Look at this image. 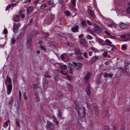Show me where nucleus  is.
I'll return each mask as SVG.
<instances>
[{
  "instance_id": "33",
  "label": "nucleus",
  "mask_w": 130,
  "mask_h": 130,
  "mask_svg": "<svg viewBox=\"0 0 130 130\" xmlns=\"http://www.w3.org/2000/svg\"><path fill=\"white\" fill-rule=\"evenodd\" d=\"M87 39L91 40L92 39L93 37L90 35H88L87 36Z\"/></svg>"
},
{
  "instance_id": "61",
  "label": "nucleus",
  "mask_w": 130,
  "mask_h": 130,
  "mask_svg": "<svg viewBox=\"0 0 130 130\" xmlns=\"http://www.w3.org/2000/svg\"><path fill=\"white\" fill-rule=\"evenodd\" d=\"M58 116L59 117H62L61 113L60 112H59L58 113Z\"/></svg>"
},
{
  "instance_id": "5",
  "label": "nucleus",
  "mask_w": 130,
  "mask_h": 130,
  "mask_svg": "<svg viewBox=\"0 0 130 130\" xmlns=\"http://www.w3.org/2000/svg\"><path fill=\"white\" fill-rule=\"evenodd\" d=\"M55 16L54 15L52 14L47 21V23L48 24H50L52 23V21L54 19Z\"/></svg>"
},
{
  "instance_id": "64",
  "label": "nucleus",
  "mask_w": 130,
  "mask_h": 130,
  "mask_svg": "<svg viewBox=\"0 0 130 130\" xmlns=\"http://www.w3.org/2000/svg\"><path fill=\"white\" fill-rule=\"evenodd\" d=\"M60 73H61V74H63L64 75H65L66 74H67V73H64L62 71H60Z\"/></svg>"
},
{
  "instance_id": "21",
  "label": "nucleus",
  "mask_w": 130,
  "mask_h": 130,
  "mask_svg": "<svg viewBox=\"0 0 130 130\" xmlns=\"http://www.w3.org/2000/svg\"><path fill=\"white\" fill-rule=\"evenodd\" d=\"M10 121L9 120H8L6 121L3 124V126L5 128L7 127L8 125V123Z\"/></svg>"
},
{
  "instance_id": "28",
  "label": "nucleus",
  "mask_w": 130,
  "mask_h": 130,
  "mask_svg": "<svg viewBox=\"0 0 130 130\" xmlns=\"http://www.w3.org/2000/svg\"><path fill=\"white\" fill-rule=\"evenodd\" d=\"M122 49L124 51H125L126 48V46L125 45H122L121 46Z\"/></svg>"
},
{
  "instance_id": "44",
  "label": "nucleus",
  "mask_w": 130,
  "mask_h": 130,
  "mask_svg": "<svg viewBox=\"0 0 130 130\" xmlns=\"http://www.w3.org/2000/svg\"><path fill=\"white\" fill-rule=\"evenodd\" d=\"M112 47L113 48H112L111 49V50L112 51H115V49H116V46L115 45H112Z\"/></svg>"
},
{
  "instance_id": "32",
  "label": "nucleus",
  "mask_w": 130,
  "mask_h": 130,
  "mask_svg": "<svg viewBox=\"0 0 130 130\" xmlns=\"http://www.w3.org/2000/svg\"><path fill=\"white\" fill-rule=\"evenodd\" d=\"M63 64L62 63H60L58 65V67L62 69H63Z\"/></svg>"
},
{
  "instance_id": "19",
  "label": "nucleus",
  "mask_w": 130,
  "mask_h": 130,
  "mask_svg": "<svg viewBox=\"0 0 130 130\" xmlns=\"http://www.w3.org/2000/svg\"><path fill=\"white\" fill-rule=\"evenodd\" d=\"M15 5V4H10L8 5L6 7V10H8L11 7H13Z\"/></svg>"
},
{
  "instance_id": "10",
  "label": "nucleus",
  "mask_w": 130,
  "mask_h": 130,
  "mask_svg": "<svg viewBox=\"0 0 130 130\" xmlns=\"http://www.w3.org/2000/svg\"><path fill=\"white\" fill-rule=\"evenodd\" d=\"M87 11L88 13L94 19L95 18V16L92 11H91L90 9H88L87 10Z\"/></svg>"
},
{
  "instance_id": "63",
  "label": "nucleus",
  "mask_w": 130,
  "mask_h": 130,
  "mask_svg": "<svg viewBox=\"0 0 130 130\" xmlns=\"http://www.w3.org/2000/svg\"><path fill=\"white\" fill-rule=\"evenodd\" d=\"M93 57L95 59V60H96L98 59L99 58V57L98 56H95L94 57Z\"/></svg>"
},
{
  "instance_id": "38",
  "label": "nucleus",
  "mask_w": 130,
  "mask_h": 130,
  "mask_svg": "<svg viewBox=\"0 0 130 130\" xmlns=\"http://www.w3.org/2000/svg\"><path fill=\"white\" fill-rule=\"evenodd\" d=\"M57 96L58 98L59 99H60L61 98V97H62V95H61V94L60 93H59L57 94Z\"/></svg>"
},
{
  "instance_id": "26",
  "label": "nucleus",
  "mask_w": 130,
  "mask_h": 130,
  "mask_svg": "<svg viewBox=\"0 0 130 130\" xmlns=\"http://www.w3.org/2000/svg\"><path fill=\"white\" fill-rule=\"evenodd\" d=\"M117 8L118 11L120 13H122L124 12V10H121L120 8Z\"/></svg>"
},
{
  "instance_id": "62",
  "label": "nucleus",
  "mask_w": 130,
  "mask_h": 130,
  "mask_svg": "<svg viewBox=\"0 0 130 130\" xmlns=\"http://www.w3.org/2000/svg\"><path fill=\"white\" fill-rule=\"evenodd\" d=\"M107 53L105 52L103 53V55L104 56H106L107 55Z\"/></svg>"
},
{
  "instance_id": "60",
  "label": "nucleus",
  "mask_w": 130,
  "mask_h": 130,
  "mask_svg": "<svg viewBox=\"0 0 130 130\" xmlns=\"http://www.w3.org/2000/svg\"><path fill=\"white\" fill-rule=\"evenodd\" d=\"M84 36V35L83 34H82L79 35L78 36L79 38H82Z\"/></svg>"
},
{
  "instance_id": "20",
  "label": "nucleus",
  "mask_w": 130,
  "mask_h": 130,
  "mask_svg": "<svg viewBox=\"0 0 130 130\" xmlns=\"http://www.w3.org/2000/svg\"><path fill=\"white\" fill-rule=\"evenodd\" d=\"M125 104L127 105H130V98H127L126 100Z\"/></svg>"
},
{
  "instance_id": "43",
  "label": "nucleus",
  "mask_w": 130,
  "mask_h": 130,
  "mask_svg": "<svg viewBox=\"0 0 130 130\" xmlns=\"http://www.w3.org/2000/svg\"><path fill=\"white\" fill-rule=\"evenodd\" d=\"M107 26H108L110 27L111 28H112L113 27V24L112 23L110 24L109 23L107 24Z\"/></svg>"
},
{
  "instance_id": "56",
  "label": "nucleus",
  "mask_w": 130,
  "mask_h": 130,
  "mask_svg": "<svg viewBox=\"0 0 130 130\" xmlns=\"http://www.w3.org/2000/svg\"><path fill=\"white\" fill-rule=\"evenodd\" d=\"M19 98L20 99L21 97V93L20 91H19Z\"/></svg>"
},
{
  "instance_id": "30",
  "label": "nucleus",
  "mask_w": 130,
  "mask_h": 130,
  "mask_svg": "<svg viewBox=\"0 0 130 130\" xmlns=\"http://www.w3.org/2000/svg\"><path fill=\"white\" fill-rule=\"evenodd\" d=\"M6 79L10 83V84H12L11 79L10 77H7Z\"/></svg>"
},
{
  "instance_id": "45",
  "label": "nucleus",
  "mask_w": 130,
  "mask_h": 130,
  "mask_svg": "<svg viewBox=\"0 0 130 130\" xmlns=\"http://www.w3.org/2000/svg\"><path fill=\"white\" fill-rule=\"evenodd\" d=\"M76 58L77 59H80L81 60H82L83 59V57L81 56H77Z\"/></svg>"
},
{
  "instance_id": "51",
  "label": "nucleus",
  "mask_w": 130,
  "mask_h": 130,
  "mask_svg": "<svg viewBox=\"0 0 130 130\" xmlns=\"http://www.w3.org/2000/svg\"><path fill=\"white\" fill-rule=\"evenodd\" d=\"M63 67L64 69L66 70L67 69V66L66 65L63 64Z\"/></svg>"
},
{
  "instance_id": "53",
  "label": "nucleus",
  "mask_w": 130,
  "mask_h": 130,
  "mask_svg": "<svg viewBox=\"0 0 130 130\" xmlns=\"http://www.w3.org/2000/svg\"><path fill=\"white\" fill-rule=\"evenodd\" d=\"M67 77L69 80H71L72 79V77L70 76H67Z\"/></svg>"
},
{
  "instance_id": "41",
  "label": "nucleus",
  "mask_w": 130,
  "mask_h": 130,
  "mask_svg": "<svg viewBox=\"0 0 130 130\" xmlns=\"http://www.w3.org/2000/svg\"><path fill=\"white\" fill-rule=\"evenodd\" d=\"M40 48L42 50H43L44 51L46 50V49L45 48V47L42 45H41L40 46Z\"/></svg>"
},
{
  "instance_id": "40",
  "label": "nucleus",
  "mask_w": 130,
  "mask_h": 130,
  "mask_svg": "<svg viewBox=\"0 0 130 130\" xmlns=\"http://www.w3.org/2000/svg\"><path fill=\"white\" fill-rule=\"evenodd\" d=\"M103 114L104 115V116H107V111H105L103 112Z\"/></svg>"
},
{
  "instance_id": "35",
  "label": "nucleus",
  "mask_w": 130,
  "mask_h": 130,
  "mask_svg": "<svg viewBox=\"0 0 130 130\" xmlns=\"http://www.w3.org/2000/svg\"><path fill=\"white\" fill-rule=\"evenodd\" d=\"M126 12L128 14H129L130 13V6L128 7L127 9Z\"/></svg>"
},
{
  "instance_id": "7",
  "label": "nucleus",
  "mask_w": 130,
  "mask_h": 130,
  "mask_svg": "<svg viewBox=\"0 0 130 130\" xmlns=\"http://www.w3.org/2000/svg\"><path fill=\"white\" fill-rule=\"evenodd\" d=\"M76 110H77V112L79 115H80L82 113L83 110L84 109H82L79 106H77L76 107Z\"/></svg>"
},
{
  "instance_id": "8",
  "label": "nucleus",
  "mask_w": 130,
  "mask_h": 130,
  "mask_svg": "<svg viewBox=\"0 0 130 130\" xmlns=\"http://www.w3.org/2000/svg\"><path fill=\"white\" fill-rule=\"evenodd\" d=\"M79 26L78 25H75L74 27L71 29V30L73 32H78Z\"/></svg>"
},
{
  "instance_id": "9",
  "label": "nucleus",
  "mask_w": 130,
  "mask_h": 130,
  "mask_svg": "<svg viewBox=\"0 0 130 130\" xmlns=\"http://www.w3.org/2000/svg\"><path fill=\"white\" fill-rule=\"evenodd\" d=\"M31 38L30 37L28 38L27 40V47H29L31 45Z\"/></svg>"
},
{
  "instance_id": "36",
  "label": "nucleus",
  "mask_w": 130,
  "mask_h": 130,
  "mask_svg": "<svg viewBox=\"0 0 130 130\" xmlns=\"http://www.w3.org/2000/svg\"><path fill=\"white\" fill-rule=\"evenodd\" d=\"M48 3L50 5H52L54 3L53 1V0H50L49 1H48Z\"/></svg>"
},
{
  "instance_id": "39",
  "label": "nucleus",
  "mask_w": 130,
  "mask_h": 130,
  "mask_svg": "<svg viewBox=\"0 0 130 130\" xmlns=\"http://www.w3.org/2000/svg\"><path fill=\"white\" fill-rule=\"evenodd\" d=\"M95 59L93 57L90 60V61L92 63H93L94 62V61H95Z\"/></svg>"
},
{
  "instance_id": "54",
  "label": "nucleus",
  "mask_w": 130,
  "mask_h": 130,
  "mask_svg": "<svg viewBox=\"0 0 130 130\" xmlns=\"http://www.w3.org/2000/svg\"><path fill=\"white\" fill-rule=\"evenodd\" d=\"M125 35H122L121 36V37L122 38H125Z\"/></svg>"
},
{
  "instance_id": "24",
  "label": "nucleus",
  "mask_w": 130,
  "mask_h": 130,
  "mask_svg": "<svg viewBox=\"0 0 130 130\" xmlns=\"http://www.w3.org/2000/svg\"><path fill=\"white\" fill-rule=\"evenodd\" d=\"M76 0H71V3L72 4L73 6H76L75 3Z\"/></svg>"
},
{
  "instance_id": "50",
  "label": "nucleus",
  "mask_w": 130,
  "mask_h": 130,
  "mask_svg": "<svg viewBox=\"0 0 130 130\" xmlns=\"http://www.w3.org/2000/svg\"><path fill=\"white\" fill-rule=\"evenodd\" d=\"M24 99H27V97L26 95V93L25 92H24Z\"/></svg>"
},
{
  "instance_id": "12",
  "label": "nucleus",
  "mask_w": 130,
  "mask_h": 130,
  "mask_svg": "<svg viewBox=\"0 0 130 130\" xmlns=\"http://www.w3.org/2000/svg\"><path fill=\"white\" fill-rule=\"evenodd\" d=\"M90 77V74L89 73H88L84 77V80L86 82L88 81L89 80Z\"/></svg>"
},
{
  "instance_id": "49",
  "label": "nucleus",
  "mask_w": 130,
  "mask_h": 130,
  "mask_svg": "<svg viewBox=\"0 0 130 130\" xmlns=\"http://www.w3.org/2000/svg\"><path fill=\"white\" fill-rule=\"evenodd\" d=\"M15 41L16 40L15 39L13 38L12 39V44H13L15 43Z\"/></svg>"
},
{
  "instance_id": "42",
  "label": "nucleus",
  "mask_w": 130,
  "mask_h": 130,
  "mask_svg": "<svg viewBox=\"0 0 130 130\" xmlns=\"http://www.w3.org/2000/svg\"><path fill=\"white\" fill-rule=\"evenodd\" d=\"M84 56L86 58H87L88 57V56L87 55V53L86 52H84L83 54Z\"/></svg>"
},
{
  "instance_id": "14",
  "label": "nucleus",
  "mask_w": 130,
  "mask_h": 130,
  "mask_svg": "<svg viewBox=\"0 0 130 130\" xmlns=\"http://www.w3.org/2000/svg\"><path fill=\"white\" fill-rule=\"evenodd\" d=\"M20 17L18 15H14L13 17V20L15 21L18 22L20 21Z\"/></svg>"
},
{
  "instance_id": "1",
  "label": "nucleus",
  "mask_w": 130,
  "mask_h": 130,
  "mask_svg": "<svg viewBox=\"0 0 130 130\" xmlns=\"http://www.w3.org/2000/svg\"><path fill=\"white\" fill-rule=\"evenodd\" d=\"M7 89V93L8 95H9L11 93L12 89V84H8L6 87Z\"/></svg>"
},
{
  "instance_id": "46",
  "label": "nucleus",
  "mask_w": 130,
  "mask_h": 130,
  "mask_svg": "<svg viewBox=\"0 0 130 130\" xmlns=\"http://www.w3.org/2000/svg\"><path fill=\"white\" fill-rule=\"evenodd\" d=\"M4 33L5 35H6L7 34L8 31L6 29H5L4 30Z\"/></svg>"
},
{
  "instance_id": "13",
  "label": "nucleus",
  "mask_w": 130,
  "mask_h": 130,
  "mask_svg": "<svg viewBox=\"0 0 130 130\" xmlns=\"http://www.w3.org/2000/svg\"><path fill=\"white\" fill-rule=\"evenodd\" d=\"M80 43L81 45L83 46L85 45L86 44V41L84 38H82L80 40Z\"/></svg>"
},
{
  "instance_id": "52",
  "label": "nucleus",
  "mask_w": 130,
  "mask_h": 130,
  "mask_svg": "<svg viewBox=\"0 0 130 130\" xmlns=\"http://www.w3.org/2000/svg\"><path fill=\"white\" fill-rule=\"evenodd\" d=\"M87 23L89 25H92V23L91 22L89 21H87Z\"/></svg>"
},
{
  "instance_id": "25",
  "label": "nucleus",
  "mask_w": 130,
  "mask_h": 130,
  "mask_svg": "<svg viewBox=\"0 0 130 130\" xmlns=\"http://www.w3.org/2000/svg\"><path fill=\"white\" fill-rule=\"evenodd\" d=\"M99 43L102 45H104L105 44V42L102 40L99 39Z\"/></svg>"
},
{
  "instance_id": "17",
  "label": "nucleus",
  "mask_w": 130,
  "mask_h": 130,
  "mask_svg": "<svg viewBox=\"0 0 130 130\" xmlns=\"http://www.w3.org/2000/svg\"><path fill=\"white\" fill-rule=\"evenodd\" d=\"M13 101V98L12 96H11L10 98V99L8 102V104L10 105L12 104Z\"/></svg>"
},
{
  "instance_id": "22",
  "label": "nucleus",
  "mask_w": 130,
  "mask_h": 130,
  "mask_svg": "<svg viewBox=\"0 0 130 130\" xmlns=\"http://www.w3.org/2000/svg\"><path fill=\"white\" fill-rule=\"evenodd\" d=\"M46 6L47 5L46 4H43L41 6V9H44L46 7Z\"/></svg>"
},
{
  "instance_id": "15",
  "label": "nucleus",
  "mask_w": 130,
  "mask_h": 130,
  "mask_svg": "<svg viewBox=\"0 0 130 130\" xmlns=\"http://www.w3.org/2000/svg\"><path fill=\"white\" fill-rule=\"evenodd\" d=\"M34 7L32 6L29 7L27 9V13L32 12L33 10Z\"/></svg>"
},
{
  "instance_id": "48",
  "label": "nucleus",
  "mask_w": 130,
  "mask_h": 130,
  "mask_svg": "<svg viewBox=\"0 0 130 130\" xmlns=\"http://www.w3.org/2000/svg\"><path fill=\"white\" fill-rule=\"evenodd\" d=\"M39 1V0H36L34 2V4L35 5H37L38 4Z\"/></svg>"
},
{
  "instance_id": "4",
  "label": "nucleus",
  "mask_w": 130,
  "mask_h": 130,
  "mask_svg": "<svg viewBox=\"0 0 130 130\" xmlns=\"http://www.w3.org/2000/svg\"><path fill=\"white\" fill-rule=\"evenodd\" d=\"M73 64L76 66V68L77 70L79 69L82 67V64L81 63H77L75 62H73Z\"/></svg>"
},
{
  "instance_id": "58",
  "label": "nucleus",
  "mask_w": 130,
  "mask_h": 130,
  "mask_svg": "<svg viewBox=\"0 0 130 130\" xmlns=\"http://www.w3.org/2000/svg\"><path fill=\"white\" fill-rule=\"evenodd\" d=\"M36 100L37 101L39 102L40 101V99L39 98V97L37 95L36 97Z\"/></svg>"
},
{
  "instance_id": "3",
  "label": "nucleus",
  "mask_w": 130,
  "mask_h": 130,
  "mask_svg": "<svg viewBox=\"0 0 130 130\" xmlns=\"http://www.w3.org/2000/svg\"><path fill=\"white\" fill-rule=\"evenodd\" d=\"M129 26L128 25L126 24L123 23L121 22L120 24V27L123 29H126L129 28Z\"/></svg>"
},
{
  "instance_id": "55",
  "label": "nucleus",
  "mask_w": 130,
  "mask_h": 130,
  "mask_svg": "<svg viewBox=\"0 0 130 130\" xmlns=\"http://www.w3.org/2000/svg\"><path fill=\"white\" fill-rule=\"evenodd\" d=\"M104 33L106 34V35H107L108 36L109 35H110V33L108 32L107 31H104Z\"/></svg>"
},
{
  "instance_id": "11",
  "label": "nucleus",
  "mask_w": 130,
  "mask_h": 130,
  "mask_svg": "<svg viewBox=\"0 0 130 130\" xmlns=\"http://www.w3.org/2000/svg\"><path fill=\"white\" fill-rule=\"evenodd\" d=\"M13 28L14 32L15 33H17L18 31V28L17 26V24L16 23H14V25Z\"/></svg>"
},
{
  "instance_id": "59",
  "label": "nucleus",
  "mask_w": 130,
  "mask_h": 130,
  "mask_svg": "<svg viewBox=\"0 0 130 130\" xmlns=\"http://www.w3.org/2000/svg\"><path fill=\"white\" fill-rule=\"evenodd\" d=\"M110 38L113 39H116V37L115 36L112 35Z\"/></svg>"
},
{
  "instance_id": "29",
  "label": "nucleus",
  "mask_w": 130,
  "mask_h": 130,
  "mask_svg": "<svg viewBox=\"0 0 130 130\" xmlns=\"http://www.w3.org/2000/svg\"><path fill=\"white\" fill-rule=\"evenodd\" d=\"M81 24L83 25H84L85 26H86L87 25V24L86 22L84 21H82Z\"/></svg>"
},
{
  "instance_id": "34",
  "label": "nucleus",
  "mask_w": 130,
  "mask_h": 130,
  "mask_svg": "<svg viewBox=\"0 0 130 130\" xmlns=\"http://www.w3.org/2000/svg\"><path fill=\"white\" fill-rule=\"evenodd\" d=\"M129 67L127 66L125 69V70L126 73H128L129 71Z\"/></svg>"
},
{
  "instance_id": "16",
  "label": "nucleus",
  "mask_w": 130,
  "mask_h": 130,
  "mask_svg": "<svg viewBox=\"0 0 130 130\" xmlns=\"http://www.w3.org/2000/svg\"><path fill=\"white\" fill-rule=\"evenodd\" d=\"M67 55L66 54H63L61 55L60 56V58L62 60L67 58Z\"/></svg>"
},
{
  "instance_id": "18",
  "label": "nucleus",
  "mask_w": 130,
  "mask_h": 130,
  "mask_svg": "<svg viewBox=\"0 0 130 130\" xmlns=\"http://www.w3.org/2000/svg\"><path fill=\"white\" fill-rule=\"evenodd\" d=\"M75 54L77 55H81L82 54V53L78 49H76L75 51Z\"/></svg>"
},
{
  "instance_id": "37",
  "label": "nucleus",
  "mask_w": 130,
  "mask_h": 130,
  "mask_svg": "<svg viewBox=\"0 0 130 130\" xmlns=\"http://www.w3.org/2000/svg\"><path fill=\"white\" fill-rule=\"evenodd\" d=\"M87 94L89 96L90 95V90H89V88H88V89L87 90Z\"/></svg>"
},
{
  "instance_id": "47",
  "label": "nucleus",
  "mask_w": 130,
  "mask_h": 130,
  "mask_svg": "<svg viewBox=\"0 0 130 130\" xmlns=\"http://www.w3.org/2000/svg\"><path fill=\"white\" fill-rule=\"evenodd\" d=\"M82 113H83V116H85L86 115V112H85V110L84 109L83 110V111Z\"/></svg>"
},
{
  "instance_id": "23",
  "label": "nucleus",
  "mask_w": 130,
  "mask_h": 130,
  "mask_svg": "<svg viewBox=\"0 0 130 130\" xmlns=\"http://www.w3.org/2000/svg\"><path fill=\"white\" fill-rule=\"evenodd\" d=\"M111 42L108 39H106L105 41V44L110 45L111 44Z\"/></svg>"
},
{
  "instance_id": "57",
  "label": "nucleus",
  "mask_w": 130,
  "mask_h": 130,
  "mask_svg": "<svg viewBox=\"0 0 130 130\" xmlns=\"http://www.w3.org/2000/svg\"><path fill=\"white\" fill-rule=\"evenodd\" d=\"M25 17V14H22L21 15V17L22 19L24 18Z\"/></svg>"
},
{
  "instance_id": "31",
  "label": "nucleus",
  "mask_w": 130,
  "mask_h": 130,
  "mask_svg": "<svg viewBox=\"0 0 130 130\" xmlns=\"http://www.w3.org/2000/svg\"><path fill=\"white\" fill-rule=\"evenodd\" d=\"M91 50L94 52H98V50L94 47L92 48Z\"/></svg>"
},
{
  "instance_id": "6",
  "label": "nucleus",
  "mask_w": 130,
  "mask_h": 130,
  "mask_svg": "<svg viewBox=\"0 0 130 130\" xmlns=\"http://www.w3.org/2000/svg\"><path fill=\"white\" fill-rule=\"evenodd\" d=\"M68 69L69 72L70 73L72 74L74 70V67L72 64H70L68 66Z\"/></svg>"
},
{
  "instance_id": "2",
  "label": "nucleus",
  "mask_w": 130,
  "mask_h": 130,
  "mask_svg": "<svg viewBox=\"0 0 130 130\" xmlns=\"http://www.w3.org/2000/svg\"><path fill=\"white\" fill-rule=\"evenodd\" d=\"M94 26L95 27L93 28V30L94 32L98 33H99L102 32L101 29L99 26L95 24H94Z\"/></svg>"
},
{
  "instance_id": "27",
  "label": "nucleus",
  "mask_w": 130,
  "mask_h": 130,
  "mask_svg": "<svg viewBox=\"0 0 130 130\" xmlns=\"http://www.w3.org/2000/svg\"><path fill=\"white\" fill-rule=\"evenodd\" d=\"M64 13L65 15L67 16H69L70 15V12L68 11H66V12H64Z\"/></svg>"
}]
</instances>
